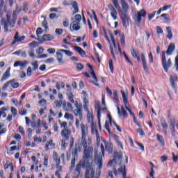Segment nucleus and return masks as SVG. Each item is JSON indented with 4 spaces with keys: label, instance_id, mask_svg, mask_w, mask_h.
<instances>
[{
    "label": "nucleus",
    "instance_id": "nucleus-1",
    "mask_svg": "<svg viewBox=\"0 0 178 178\" xmlns=\"http://www.w3.org/2000/svg\"><path fill=\"white\" fill-rule=\"evenodd\" d=\"M17 12L14 10L12 16L10 14H7L6 19H3L1 20V24L4 26V31L6 33L10 31L9 29H13L15 24H16V20H17Z\"/></svg>",
    "mask_w": 178,
    "mask_h": 178
},
{
    "label": "nucleus",
    "instance_id": "nucleus-2",
    "mask_svg": "<svg viewBox=\"0 0 178 178\" xmlns=\"http://www.w3.org/2000/svg\"><path fill=\"white\" fill-rule=\"evenodd\" d=\"M147 16V11L145 9H140L137 13L133 15V20L138 27H140V24L141 23L142 18Z\"/></svg>",
    "mask_w": 178,
    "mask_h": 178
},
{
    "label": "nucleus",
    "instance_id": "nucleus-3",
    "mask_svg": "<svg viewBox=\"0 0 178 178\" xmlns=\"http://www.w3.org/2000/svg\"><path fill=\"white\" fill-rule=\"evenodd\" d=\"M83 145L84 150H83V160L82 161V162H85V163H87V162H88V160L90 159V158H91V156H92V152H94V149H92V147L89 146L88 147H87V142L86 145Z\"/></svg>",
    "mask_w": 178,
    "mask_h": 178
},
{
    "label": "nucleus",
    "instance_id": "nucleus-4",
    "mask_svg": "<svg viewBox=\"0 0 178 178\" xmlns=\"http://www.w3.org/2000/svg\"><path fill=\"white\" fill-rule=\"evenodd\" d=\"M79 152H80V146L78 145H75L74 149H72V159L71 160V168L70 169L74 168L76 166V160L79 158Z\"/></svg>",
    "mask_w": 178,
    "mask_h": 178
},
{
    "label": "nucleus",
    "instance_id": "nucleus-5",
    "mask_svg": "<svg viewBox=\"0 0 178 178\" xmlns=\"http://www.w3.org/2000/svg\"><path fill=\"white\" fill-rule=\"evenodd\" d=\"M161 63L166 73H168V69L172 67V65H173L170 58H168L166 61V55H165V51H162Z\"/></svg>",
    "mask_w": 178,
    "mask_h": 178
},
{
    "label": "nucleus",
    "instance_id": "nucleus-6",
    "mask_svg": "<svg viewBox=\"0 0 178 178\" xmlns=\"http://www.w3.org/2000/svg\"><path fill=\"white\" fill-rule=\"evenodd\" d=\"M63 52L66 56H72L73 55V52L70 51V50H65V49H59L56 52L57 55V60L59 63H63Z\"/></svg>",
    "mask_w": 178,
    "mask_h": 178
},
{
    "label": "nucleus",
    "instance_id": "nucleus-7",
    "mask_svg": "<svg viewBox=\"0 0 178 178\" xmlns=\"http://www.w3.org/2000/svg\"><path fill=\"white\" fill-rule=\"evenodd\" d=\"M81 145H84L87 144V140H86V137H87V134H88V127L84 125V124H81Z\"/></svg>",
    "mask_w": 178,
    "mask_h": 178
},
{
    "label": "nucleus",
    "instance_id": "nucleus-8",
    "mask_svg": "<svg viewBox=\"0 0 178 178\" xmlns=\"http://www.w3.org/2000/svg\"><path fill=\"white\" fill-rule=\"evenodd\" d=\"M86 161H80L76 165L74 175L76 178L82 177L83 173H81V169H84V168H86Z\"/></svg>",
    "mask_w": 178,
    "mask_h": 178
},
{
    "label": "nucleus",
    "instance_id": "nucleus-9",
    "mask_svg": "<svg viewBox=\"0 0 178 178\" xmlns=\"http://www.w3.org/2000/svg\"><path fill=\"white\" fill-rule=\"evenodd\" d=\"M120 19L122 22L124 27H129L130 25V16L126 12H122L120 14Z\"/></svg>",
    "mask_w": 178,
    "mask_h": 178
},
{
    "label": "nucleus",
    "instance_id": "nucleus-10",
    "mask_svg": "<svg viewBox=\"0 0 178 178\" xmlns=\"http://www.w3.org/2000/svg\"><path fill=\"white\" fill-rule=\"evenodd\" d=\"M113 155H114V159L111 160L108 163L107 166H111L113 163V162H115V163H120V162L122 161V159L123 158V154L122 153L114 152Z\"/></svg>",
    "mask_w": 178,
    "mask_h": 178
},
{
    "label": "nucleus",
    "instance_id": "nucleus-11",
    "mask_svg": "<svg viewBox=\"0 0 178 178\" xmlns=\"http://www.w3.org/2000/svg\"><path fill=\"white\" fill-rule=\"evenodd\" d=\"M95 161L98 166L97 172L101 173V169H102V156L98 155V150H95Z\"/></svg>",
    "mask_w": 178,
    "mask_h": 178
},
{
    "label": "nucleus",
    "instance_id": "nucleus-12",
    "mask_svg": "<svg viewBox=\"0 0 178 178\" xmlns=\"http://www.w3.org/2000/svg\"><path fill=\"white\" fill-rule=\"evenodd\" d=\"M88 66L90 69V73L92 77V79H95L94 81H89V83H91L92 84H94V86H96V87H99V83H98V78H97V75L95 74V72H94V70L92 69V65L88 64Z\"/></svg>",
    "mask_w": 178,
    "mask_h": 178
},
{
    "label": "nucleus",
    "instance_id": "nucleus-13",
    "mask_svg": "<svg viewBox=\"0 0 178 178\" xmlns=\"http://www.w3.org/2000/svg\"><path fill=\"white\" fill-rule=\"evenodd\" d=\"M53 160L56 162V169H58L59 171L62 170L63 167L60 165V156L55 151L53 152Z\"/></svg>",
    "mask_w": 178,
    "mask_h": 178
},
{
    "label": "nucleus",
    "instance_id": "nucleus-14",
    "mask_svg": "<svg viewBox=\"0 0 178 178\" xmlns=\"http://www.w3.org/2000/svg\"><path fill=\"white\" fill-rule=\"evenodd\" d=\"M24 40H26V36L19 35V32L17 31L15 33V36H14V41H13L12 43H11V47H13V45H15L16 44V42H22V41H24Z\"/></svg>",
    "mask_w": 178,
    "mask_h": 178
},
{
    "label": "nucleus",
    "instance_id": "nucleus-15",
    "mask_svg": "<svg viewBox=\"0 0 178 178\" xmlns=\"http://www.w3.org/2000/svg\"><path fill=\"white\" fill-rule=\"evenodd\" d=\"M178 77L177 75L173 74L170 76V83L171 84V87L175 91H177V88H176V81H177Z\"/></svg>",
    "mask_w": 178,
    "mask_h": 178
},
{
    "label": "nucleus",
    "instance_id": "nucleus-16",
    "mask_svg": "<svg viewBox=\"0 0 178 178\" xmlns=\"http://www.w3.org/2000/svg\"><path fill=\"white\" fill-rule=\"evenodd\" d=\"M108 8L109 10L111 11V16L113 17V20H116L118 19V11L115 9V7L112 6V4H108Z\"/></svg>",
    "mask_w": 178,
    "mask_h": 178
},
{
    "label": "nucleus",
    "instance_id": "nucleus-17",
    "mask_svg": "<svg viewBox=\"0 0 178 178\" xmlns=\"http://www.w3.org/2000/svg\"><path fill=\"white\" fill-rule=\"evenodd\" d=\"M95 174V171L91 167H89L86 169L85 172V178H94V175Z\"/></svg>",
    "mask_w": 178,
    "mask_h": 178
},
{
    "label": "nucleus",
    "instance_id": "nucleus-18",
    "mask_svg": "<svg viewBox=\"0 0 178 178\" xmlns=\"http://www.w3.org/2000/svg\"><path fill=\"white\" fill-rule=\"evenodd\" d=\"M72 112L76 119H79L80 121L83 120V110L74 109Z\"/></svg>",
    "mask_w": 178,
    "mask_h": 178
},
{
    "label": "nucleus",
    "instance_id": "nucleus-19",
    "mask_svg": "<svg viewBox=\"0 0 178 178\" xmlns=\"http://www.w3.org/2000/svg\"><path fill=\"white\" fill-rule=\"evenodd\" d=\"M72 131L70 129H62L61 130V136L65 140H69V137L71 134Z\"/></svg>",
    "mask_w": 178,
    "mask_h": 178
},
{
    "label": "nucleus",
    "instance_id": "nucleus-20",
    "mask_svg": "<svg viewBox=\"0 0 178 178\" xmlns=\"http://www.w3.org/2000/svg\"><path fill=\"white\" fill-rule=\"evenodd\" d=\"M71 23L80 24V22H81V15L80 14H76L74 17L71 18Z\"/></svg>",
    "mask_w": 178,
    "mask_h": 178
},
{
    "label": "nucleus",
    "instance_id": "nucleus-21",
    "mask_svg": "<svg viewBox=\"0 0 178 178\" xmlns=\"http://www.w3.org/2000/svg\"><path fill=\"white\" fill-rule=\"evenodd\" d=\"M81 29L80 24L71 23L70 26V31H79Z\"/></svg>",
    "mask_w": 178,
    "mask_h": 178
},
{
    "label": "nucleus",
    "instance_id": "nucleus-22",
    "mask_svg": "<svg viewBox=\"0 0 178 178\" xmlns=\"http://www.w3.org/2000/svg\"><path fill=\"white\" fill-rule=\"evenodd\" d=\"M142 64L145 72H148V65L147 64V60L143 53L141 54Z\"/></svg>",
    "mask_w": 178,
    "mask_h": 178
},
{
    "label": "nucleus",
    "instance_id": "nucleus-23",
    "mask_svg": "<svg viewBox=\"0 0 178 178\" xmlns=\"http://www.w3.org/2000/svg\"><path fill=\"white\" fill-rule=\"evenodd\" d=\"M92 134H96L97 140L99 138V134H98V129L97 126L93 122L91 123Z\"/></svg>",
    "mask_w": 178,
    "mask_h": 178
},
{
    "label": "nucleus",
    "instance_id": "nucleus-24",
    "mask_svg": "<svg viewBox=\"0 0 178 178\" xmlns=\"http://www.w3.org/2000/svg\"><path fill=\"white\" fill-rule=\"evenodd\" d=\"M106 150L108 151V154L113 152V145L111 142L106 143L105 144Z\"/></svg>",
    "mask_w": 178,
    "mask_h": 178
},
{
    "label": "nucleus",
    "instance_id": "nucleus-25",
    "mask_svg": "<svg viewBox=\"0 0 178 178\" xmlns=\"http://www.w3.org/2000/svg\"><path fill=\"white\" fill-rule=\"evenodd\" d=\"M10 77V67H8L6 72L3 74V76L1 77V81H5V80H8Z\"/></svg>",
    "mask_w": 178,
    "mask_h": 178
},
{
    "label": "nucleus",
    "instance_id": "nucleus-26",
    "mask_svg": "<svg viewBox=\"0 0 178 178\" xmlns=\"http://www.w3.org/2000/svg\"><path fill=\"white\" fill-rule=\"evenodd\" d=\"M121 2V5H122V8L123 9V10H124V12H125L126 13H127L129 7V3H127V2H126V1L124 0H120Z\"/></svg>",
    "mask_w": 178,
    "mask_h": 178
},
{
    "label": "nucleus",
    "instance_id": "nucleus-27",
    "mask_svg": "<svg viewBox=\"0 0 178 178\" xmlns=\"http://www.w3.org/2000/svg\"><path fill=\"white\" fill-rule=\"evenodd\" d=\"M55 37L51 34H44L42 38V41H52Z\"/></svg>",
    "mask_w": 178,
    "mask_h": 178
},
{
    "label": "nucleus",
    "instance_id": "nucleus-28",
    "mask_svg": "<svg viewBox=\"0 0 178 178\" xmlns=\"http://www.w3.org/2000/svg\"><path fill=\"white\" fill-rule=\"evenodd\" d=\"M27 63H29L28 61L18 60L14 63V67H17V66H22V67H24L27 65Z\"/></svg>",
    "mask_w": 178,
    "mask_h": 178
},
{
    "label": "nucleus",
    "instance_id": "nucleus-29",
    "mask_svg": "<svg viewBox=\"0 0 178 178\" xmlns=\"http://www.w3.org/2000/svg\"><path fill=\"white\" fill-rule=\"evenodd\" d=\"M72 6L74 9L72 15H76V13H79V4L77 3V1H73L72 2Z\"/></svg>",
    "mask_w": 178,
    "mask_h": 178
},
{
    "label": "nucleus",
    "instance_id": "nucleus-30",
    "mask_svg": "<svg viewBox=\"0 0 178 178\" xmlns=\"http://www.w3.org/2000/svg\"><path fill=\"white\" fill-rule=\"evenodd\" d=\"M175 43H170L168 46L167 51H166L167 55H172V52H173V51H175Z\"/></svg>",
    "mask_w": 178,
    "mask_h": 178
},
{
    "label": "nucleus",
    "instance_id": "nucleus-31",
    "mask_svg": "<svg viewBox=\"0 0 178 178\" xmlns=\"http://www.w3.org/2000/svg\"><path fill=\"white\" fill-rule=\"evenodd\" d=\"M74 49L76 51L79 53V55H81V56H84V55H86V51L84 50H83V49H81V47H79V46H74Z\"/></svg>",
    "mask_w": 178,
    "mask_h": 178
},
{
    "label": "nucleus",
    "instance_id": "nucleus-32",
    "mask_svg": "<svg viewBox=\"0 0 178 178\" xmlns=\"http://www.w3.org/2000/svg\"><path fill=\"white\" fill-rule=\"evenodd\" d=\"M160 122L164 131H166V130H168V123H166V120H165L163 117H161L160 120Z\"/></svg>",
    "mask_w": 178,
    "mask_h": 178
},
{
    "label": "nucleus",
    "instance_id": "nucleus-33",
    "mask_svg": "<svg viewBox=\"0 0 178 178\" xmlns=\"http://www.w3.org/2000/svg\"><path fill=\"white\" fill-rule=\"evenodd\" d=\"M121 94H122V99H123V102L124 104V106H127V105H129V100L127 99V95H126V93H124V91H123V90H121Z\"/></svg>",
    "mask_w": 178,
    "mask_h": 178
},
{
    "label": "nucleus",
    "instance_id": "nucleus-34",
    "mask_svg": "<svg viewBox=\"0 0 178 178\" xmlns=\"http://www.w3.org/2000/svg\"><path fill=\"white\" fill-rule=\"evenodd\" d=\"M121 94H122V99H123V102L124 104V106H127V105H129V100L127 99V95H126V93H124V91H123V90H121Z\"/></svg>",
    "mask_w": 178,
    "mask_h": 178
},
{
    "label": "nucleus",
    "instance_id": "nucleus-35",
    "mask_svg": "<svg viewBox=\"0 0 178 178\" xmlns=\"http://www.w3.org/2000/svg\"><path fill=\"white\" fill-rule=\"evenodd\" d=\"M166 30L168 33L167 38H168V40H172V38H173V33H172V27L167 26Z\"/></svg>",
    "mask_w": 178,
    "mask_h": 178
},
{
    "label": "nucleus",
    "instance_id": "nucleus-36",
    "mask_svg": "<svg viewBox=\"0 0 178 178\" xmlns=\"http://www.w3.org/2000/svg\"><path fill=\"white\" fill-rule=\"evenodd\" d=\"M168 118H169L170 126H175V123H176V120L172 116V114H170V113H168Z\"/></svg>",
    "mask_w": 178,
    "mask_h": 178
},
{
    "label": "nucleus",
    "instance_id": "nucleus-37",
    "mask_svg": "<svg viewBox=\"0 0 178 178\" xmlns=\"http://www.w3.org/2000/svg\"><path fill=\"white\" fill-rule=\"evenodd\" d=\"M58 123L60 125L61 129L63 130H69V128L67 127V122L63 121H60V120H58Z\"/></svg>",
    "mask_w": 178,
    "mask_h": 178
},
{
    "label": "nucleus",
    "instance_id": "nucleus-38",
    "mask_svg": "<svg viewBox=\"0 0 178 178\" xmlns=\"http://www.w3.org/2000/svg\"><path fill=\"white\" fill-rule=\"evenodd\" d=\"M67 96L68 97L70 102H72V104H74V99H73V92H72V90H67Z\"/></svg>",
    "mask_w": 178,
    "mask_h": 178
},
{
    "label": "nucleus",
    "instance_id": "nucleus-39",
    "mask_svg": "<svg viewBox=\"0 0 178 178\" xmlns=\"http://www.w3.org/2000/svg\"><path fill=\"white\" fill-rule=\"evenodd\" d=\"M10 86H11L13 88H17V87H19V83L16 82V80L12 79L10 80Z\"/></svg>",
    "mask_w": 178,
    "mask_h": 178
},
{
    "label": "nucleus",
    "instance_id": "nucleus-40",
    "mask_svg": "<svg viewBox=\"0 0 178 178\" xmlns=\"http://www.w3.org/2000/svg\"><path fill=\"white\" fill-rule=\"evenodd\" d=\"M95 108L97 110V118L99 120V118H101V106H99V102L96 103Z\"/></svg>",
    "mask_w": 178,
    "mask_h": 178
},
{
    "label": "nucleus",
    "instance_id": "nucleus-41",
    "mask_svg": "<svg viewBox=\"0 0 178 178\" xmlns=\"http://www.w3.org/2000/svg\"><path fill=\"white\" fill-rule=\"evenodd\" d=\"M157 140L161 144V145H163L165 144V140H163V136L162 135L157 134H156Z\"/></svg>",
    "mask_w": 178,
    "mask_h": 178
},
{
    "label": "nucleus",
    "instance_id": "nucleus-42",
    "mask_svg": "<svg viewBox=\"0 0 178 178\" xmlns=\"http://www.w3.org/2000/svg\"><path fill=\"white\" fill-rule=\"evenodd\" d=\"M64 118L67 120H69V119L70 120H73L74 119V116H73V114L69 113H65Z\"/></svg>",
    "mask_w": 178,
    "mask_h": 178
},
{
    "label": "nucleus",
    "instance_id": "nucleus-43",
    "mask_svg": "<svg viewBox=\"0 0 178 178\" xmlns=\"http://www.w3.org/2000/svg\"><path fill=\"white\" fill-rule=\"evenodd\" d=\"M5 111H8V108L6 107H3L0 109V118L1 116H3V118H6V113Z\"/></svg>",
    "mask_w": 178,
    "mask_h": 178
},
{
    "label": "nucleus",
    "instance_id": "nucleus-44",
    "mask_svg": "<svg viewBox=\"0 0 178 178\" xmlns=\"http://www.w3.org/2000/svg\"><path fill=\"white\" fill-rule=\"evenodd\" d=\"M56 87L57 90L59 91L60 90V87L61 88H65V83L61 82L60 83H59V82H57L56 83Z\"/></svg>",
    "mask_w": 178,
    "mask_h": 178
},
{
    "label": "nucleus",
    "instance_id": "nucleus-45",
    "mask_svg": "<svg viewBox=\"0 0 178 178\" xmlns=\"http://www.w3.org/2000/svg\"><path fill=\"white\" fill-rule=\"evenodd\" d=\"M31 65L33 66V70L35 71L38 69V61L35 60L31 63Z\"/></svg>",
    "mask_w": 178,
    "mask_h": 178
},
{
    "label": "nucleus",
    "instance_id": "nucleus-46",
    "mask_svg": "<svg viewBox=\"0 0 178 178\" xmlns=\"http://www.w3.org/2000/svg\"><path fill=\"white\" fill-rule=\"evenodd\" d=\"M22 10L24 12H25L26 13H27V11L29 10V3L27 2H24L23 3V8H22Z\"/></svg>",
    "mask_w": 178,
    "mask_h": 178
},
{
    "label": "nucleus",
    "instance_id": "nucleus-47",
    "mask_svg": "<svg viewBox=\"0 0 178 178\" xmlns=\"http://www.w3.org/2000/svg\"><path fill=\"white\" fill-rule=\"evenodd\" d=\"M131 55H132V56H133V58H137V55H138V51H136L135 49H134V48H131Z\"/></svg>",
    "mask_w": 178,
    "mask_h": 178
},
{
    "label": "nucleus",
    "instance_id": "nucleus-48",
    "mask_svg": "<svg viewBox=\"0 0 178 178\" xmlns=\"http://www.w3.org/2000/svg\"><path fill=\"white\" fill-rule=\"evenodd\" d=\"M126 109H127L128 112H129V114L132 118H134L136 115H134V113L131 111V108H130V104H128L127 106H125Z\"/></svg>",
    "mask_w": 178,
    "mask_h": 178
},
{
    "label": "nucleus",
    "instance_id": "nucleus-49",
    "mask_svg": "<svg viewBox=\"0 0 178 178\" xmlns=\"http://www.w3.org/2000/svg\"><path fill=\"white\" fill-rule=\"evenodd\" d=\"M110 37L111 38V41L113 42V47L115 49H116V42H115V37H113V35L111 33H109Z\"/></svg>",
    "mask_w": 178,
    "mask_h": 178
},
{
    "label": "nucleus",
    "instance_id": "nucleus-50",
    "mask_svg": "<svg viewBox=\"0 0 178 178\" xmlns=\"http://www.w3.org/2000/svg\"><path fill=\"white\" fill-rule=\"evenodd\" d=\"M75 109L83 110V104H79V102H75Z\"/></svg>",
    "mask_w": 178,
    "mask_h": 178
},
{
    "label": "nucleus",
    "instance_id": "nucleus-51",
    "mask_svg": "<svg viewBox=\"0 0 178 178\" xmlns=\"http://www.w3.org/2000/svg\"><path fill=\"white\" fill-rule=\"evenodd\" d=\"M42 27H44L45 30H48V22L44 18V21L42 22Z\"/></svg>",
    "mask_w": 178,
    "mask_h": 178
},
{
    "label": "nucleus",
    "instance_id": "nucleus-52",
    "mask_svg": "<svg viewBox=\"0 0 178 178\" xmlns=\"http://www.w3.org/2000/svg\"><path fill=\"white\" fill-rule=\"evenodd\" d=\"M44 166H45L46 168L48 166V155L46 154L44 156V163H43Z\"/></svg>",
    "mask_w": 178,
    "mask_h": 178
},
{
    "label": "nucleus",
    "instance_id": "nucleus-53",
    "mask_svg": "<svg viewBox=\"0 0 178 178\" xmlns=\"http://www.w3.org/2000/svg\"><path fill=\"white\" fill-rule=\"evenodd\" d=\"M121 112H122L123 116H124L125 118H127V116H128L127 111H126V109H124V106L121 107Z\"/></svg>",
    "mask_w": 178,
    "mask_h": 178
},
{
    "label": "nucleus",
    "instance_id": "nucleus-54",
    "mask_svg": "<svg viewBox=\"0 0 178 178\" xmlns=\"http://www.w3.org/2000/svg\"><path fill=\"white\" fill-rule=\"evenodd\" d=\"M28 54L31 58H34L35 56L34 49H30L29 51H28Z\"/></svg>",
    "mask_w": 178,
    "mask_h": 178
},
{
    "label": "nucleus",
    "instance_id": "nucleus-55",
    "mask_svg": "<svg viewBox=\"0 0 178 178\" xmlns=\"http://www.w3.org/2000/svg\"><path fill=\"white\" fill-rule=\"evenodd\" d=\"M87 118H88V122H91V119L92 120V113H90V111L87 112Z\"/></svg>",
    "mask_w": 178,
    "mask_h": 178
},
{
    "label": "nucleus",
    "instance_id": "nucleus-56",
    "mask_svg": "<svg viewBox=\"0 0 178 178\" xmlns=\"http://www.w3.org/2000/svg\"><path fill=\"white\" fill-rule=\"evenodd\" d=\"M109 69L113 73V61L111 59L109 60Z\"/></svg>",
    "mask_w": 178,
    "mask_h": 178
},
{
    "label": "nucleus",
    "instance_id": "nucleus-57",
    "mask_svg": "<svg viewBox=\"0 0 178 178\" xmlns=\"http://www.w3.org/2000/svg\"><path fill=\"white\" fill-rule=\"evenodd\" d=\"M11 113L13 115V116H16L17 115V109L15 107H11Z\"/></svg>",
    "mask_w": 178,
    "mask_h": 178
},
{
    "label": "nucleus",
    "instance_id": "nucleus-58",
    "mask_svg": "<svg viewBox=\"0 0 178 178\" xmlns=\"http://www.w3.org/2000/svg\"><path fill=\"white\" fill-rule=\"evenodd\" d=\"M9 86H10V81H8L4 84V86H3L2 90L5 91V90L9 87Z\"/></svg>",
    "mask_w": 178,
    "mask_h": 178
},
{
    "label": "nucleus",
    "instance_id": "nucleus-59",
    "mask_svg": "<svg viewBox=\"0 0 178 178\" xmlns=\"http://www.w3.org/2000/svg\"><path fill=\"white\" fill-rule=\"evenodd\" d=\"M42 52H44V48H42V47H39L36 50V54H38V55H41V54H42Z\"/></svg>",
    "mask_w": 178,
    "mask_h": 178
},
{
    "label": "nucleus",
    "instance_id": "nucleus-60",
    "mask_svg": "<svg viewBox=\"0 0 178 178\" xmlns=\"http://www.w3.org/2000/svg\"><path fill=\"white\" fill-rule=\"evenodd\" d=\"M136 145H138V147H140V149H141V151L144 152L145 149H144V145L143 144H141V143L140 142H136Z\"/></svg>",
    "mask_w": 178,
    "mask_h": 178
},
{
    "label": "nucleus",
    "instance_id": "nucleus-61",
    "mask_svg": "<svg viewBox=\"0 0 178 178\" xmlns=\"http://www.w3.org/2000/svg\"><path fill=\"white\" fill-rule=\"evenodd\" d=\"M156 33L157 34L163 33V30H162V28H161V26H156Z\"/></svg>",
    "mask_w": 178,
    "mask_h": 178
},
{
    "label": "nucleus",
    "instance_id": "nucleus-62",
    "mask_svg": "<svg viewBox=\"0 0 178 178\" xmlns=\"http://www.w3.org/2000/svg\"><path fill=\"white\" fill-rule=\"evenodd\" d=\"M113 3L115 6V8H116L118 9V8H120V6H119V1L118 0H113Z\"/></svg>",
    "mask_w": 178,
    "mask_h": 178
},
{
    "label": "nucleus",
    "instance_id": "nucleus-63",
    "mask_svg": "<svg viewBox=\"0 0 178 178\" xmlns=\"http://www.w3.org/2000/svg\"><path fill=\"white\" fill-rule=\"evenodd\" d=\"M46 104H47V100H45V99H42L39 102V105H41L42 106H43V105H45Z\"/></svg>",
    "mask_w": 178,
    "mask_h": 178
},
{
    "label": "nucleus",
    "instance_id": "nucleus-64",
    "mask_svg": "<svg viewBox=\"0 0 178 178\" xmlns=\"http://www.w3.org/2000/svg\"><path fill=\"white\" fill-rule=\"evenodd\" d=\"M31 72H33V70H31V67H28L27 71H26V74L27 76H31Z\"/></svg>",
    "mask_w": 178,
    "mask_h": 178
}]
</instances>
